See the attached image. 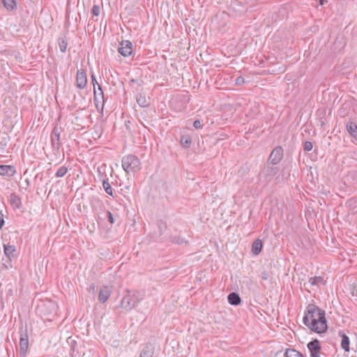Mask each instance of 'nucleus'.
I'll return each mask as SVG.
<instances>
[{"label":"nucleus","mask_w":357,"mask_h":357,"mask_svg":"<svg viewBox=\"0 0 357 357\" xmlns=\"http://www.w3.org/2000/svg\"><path fill=\"white\" fill-rule=\"evenodd\" d=\"M303 321L306 326L317 333H323L328 328L325 311L313 304L307 305Z\"/></svg>","instance_id":"f257e3e1"},{"label":"nucleus","mask_w":357,"mask_h":357,"mask_svg":"<svg viewBox=\"0 0 357 357\" xmlns=\"http://www.w3.org/2000/svg\"><path fill=\"white\" fill-rule=\"evenodd\" d=\"M122 167L128 174L135 172L140 169L141 162L139 159L135 155H128L123 158Z\"/></svg>","instance_id":"f03ea898"},{"label":"nucleus","mask_w":357,"mask_h":357,"mask_svg":"<svg viewBox=\"0 0 357 357\" xmlns=\"http://www.w3.org/2000/svg\"><path fill=\"white\" fill-rule=\"evenodd\" d=\"M127 293L128 294L121 300V305L126 310H130L139 303L142 298H137L135 300H133L128 290Z\"/></svg>","instance_id":"7ed1b4c3"},{"label":"nucleus","mask_w":357,"mask_h":357,"mask_svg":"<svg viewBox=\"0 0 357 357\" xmlns=\"http://www.w3.org/2000/svg\"><path fill=\"white\" fill-rule=\"evenodd\" d=\"M20 355L24 357L26 355L27 350L29 348V337L27 331H24L22 328L20 329Z\"/></svg>","instance_id":"20e7f679"},{"label":"nucleus","mask_w":357,"mask_h":357,"mask_svg":"<svg viewBox=\"0 0 357 357\" xmlns=\"http://www.w3.org/2000/svg\"><path fill=\"white\" fill-rule=\"evenodd\" d=\"M311 357H320L321 347L318 340L315 339L307 344Z\"/></svg>","instance_id":"39448f33"},{"label":"nucleus","mask_w":357,"mask_h":357,"mask_svg":"<svg viewBox=\"0 0 357 357\" xmlns=\"http://www.w3.org/2000/svg\"><path fill=\"white\" fill-rule=\"evenodd\" d=\"M118 51L122 56H128L132 53V44L129 40H123Z\"/></svg>","instance_id":"423d86ee"},{"label":"nucleus","mask_w":357,"mask_h":357,"mask_svg":"<svg viewBox=\"0 0 357 357\" xmlns=\"http://www.w3.org/2000/svg\"><path fill=\"white\" fill-rule=\"evenodd\" d=\"M283 156V151L280 146L275 147L269 156V160L273 165L280 162Z\"/></svg>","instance_id":"0eeeda50"},{"label":"nucleus","mask_w":357,"mask_h":357,"mask_svg":"<svg viewBox=\"0 0 357 357\" xmlns=\"http://www.w3.org/2000/svg\"><path fill=\"white\" fill-rule=\"evenodd\" d=\"M87 84V78L86 73L82 70H78L76 75V85L80 89H83L85 88Z\"/></svg>","instance_id":"6e6552de"},{"label":"nucleus","mask_w":357,"mask_h":357,"mask_svg":"<svg viewBox=\"0 0 357 357\" xmlns=\"http://www.w3.org/2000/svg\"><path fill=\"white\" fill-rule=\"evenodd\" d=\"M111 293L112 291L108 287L102 286L99 291L98 301L102 303H105L109 299Z\"/></svg>","instance_id":"1a4fd4ad"},{"label":"nucleus","mask_w":357,"mask_h":357,"mask_svg":"<svg viewBox=\"0 0 357 357\" xmlns=\"http://www.w3.org/2000/svg\"><path fill=\"white\" fill-rule=\"evenodd\" d=\"M94 103L98 109L102 111L104 107V93L103 91L97 93V90H94Z\"/></svg>","instance_id":"9d476101"},{"label":"nucleus","mask_w":357,"mask_h":357,"mask_svg":"<svg viewBox=\"0 0 357 357\" xmlns=\"http://www.w3.org/2000/svg\"><path fill=\"white\" fill-rule=\"evenodd\" d=\"M52 144L54 149H59L61 145L59 128L54 127L51 135Z\"/></svg>","instance_id":"9b49d317"},{"label":"nucleus","mask_w":357,"mask_h":357,"mask_svg":"<svg viewBox=\"0 0 357 357\" xmlns=\"http://www.w3.org/2000/svg\"><path fill=\"white\" fill-rule=\"evenodd\" d=\"M10 203L15 209H20L22 206L20 197L15 193H12L10 196Z\"/></svg>","instance_id":"f8f14e48"},{"label":"nucleus","mask_w":357,"mask_h":357,"mask_svg":"<svg viewBox=\"0 0 357 357\" xmlns=\"http://www.w3.org/2000/svg\"><path fill=\"white\" fill-rule=\"evenodd\" d=\"M339 335L342 337L341 347L346 351H349V338L342 331H339Z\"/></svg>","instance_id":"ddd939ff"},{"label":"nucleus","mask_w":357,"mask_h":357,"mask_svg":"<svg viewBox=\"0 0 357 357\" xmlns=\"http://www.w3.org/2000/svg\"><path fill=\"white\" fill-rule=\"evenodd\" d=\"M228 302L232 305H237L240 304L241 299L239 295L235 292H232L228 295Z\"/></svg>","instance_id":"4468645a"},{"label":"nucleus","mask_w":357,"mask_h":357,"mask_svg":"<svg viewBox=\"0 0 357 357\" xmlns=\"http://www.w3.org/2000/svg\"><path fill=\"white\" fill-rule=\"evenodd\" d=\"M15 172L14 168L10 165H0V175L12 176Z\"/></svg>","instance_id":"2eb2a0df"},{"label":"nucleus","mask_w":357,"mask_h":357,"mask_svg":"<svg viewBox=\"0 0 357 357\" xmlns=\"http://www.w3.org/2000/svg\"><path fill=\"white\" fill-rule=\"evenodd\" d=\"M136 100L140 107H147L150 104L149 100L146 99L144 93H139L136 97Z\"/></svg>","instance_id":"dca6fc26"},{"label":"nucleus","mask_w":357,"mask_h":357,"mask_svg":"<svg viewBox=\"0 0 357 357\" xmlns=\"http://www.w3.org/2000/svg\"><path fill=\"white\" fill-rule=\"evenodd\" d=\"M3 6L8 10H14L17 8V3L15 0H1Z\"/></svg>","instance_id":"f3484780"},{"label":"nucleus","mask_w":357,"mask_h":357,"mask_svg":"<svg viewBox=\"0 0 357 357\" xmlns=\"http://www.w3.org/2000/svg\"><path fill=\"white\" fill-rule=\"evenodd\" d=\"M262 242L259 239L255 240L252 245V252L254 255H257L260 253L262 249Z\"/></svg>","instance_id":"a211bd4d"},{"label":"nucleus","mask_w":357,"mask_h":357,"mask_svg":"<svg viewBox=\"0 0 357 357\" xmlns=\"http://www.w3.org/2000/svg\"><path fill=\"white\" fill-rule=\"evenodd\" d=\"M153 348L151 344H147L141 352L139 357H153Z\"/></svg>","instance_id":"6ab92c4d"},{"label":"nucleus","mask_w":357,"mask_h":357,"mask_svg":"<svg viewBox=\"0 0 357 357\" xmlns=\"http://www.w3.org/2000/svg\"><path fill=\"white\" fill-rule=\"evenodd\" d=\"M347 130L349 133L354 137H357V126L353 122H349L347 124Z\"/></svg>","instance_id":"aec40b11"},{"label":"nucleus","mask_w":357,"mask_h":357,"mask_svg":"<svg viewBox=\"0 0 357 357\" xmlns=\"http://www.w3.org/2000/svg\"><path fill=\"white\" fill-rule=\"evenodd\" d=\"M284 357H303L301 353L294 349H287L284 354Z\"/></svg>","instance_id":"412c9836"},{"label":"nucleus","mask_w":357,"mask_h":357,"mask_svg":"<svg viewBox=\"0 0 357 357\" xmlns=\"http://www.w3.org/2000/svg\"><path fill=\"white\" fill-rule=\"evenodd\" d=\"M15 250L16 249L15 246L4 245V253L8 258L13 257Z\"/></svg>","instance_id":"4be33fe9"},{"label":"nucleus","mask_w":357,"mask_h":357,"mask_svg":"<svg viewBox=\"0 0 357 357\" xmlns=\"http://www.w3.org/2000/svg\"><path fill=\"white\" fill-rule=\"evenodd\" d=\"M181 144L183 147L188 148L191 144V137L189 135H182L181 137Z\"/></svg>","instance_id":"5701e85b"},{"label":"nucleus","mask_w":357,"mask_h":357,"mask_svg":"<svg viewBox=\"0 0 357 357\" xmlns=\"http://www.w3.org/2000/svg\"><path fill=\"white\" fill-rule=\"evenodd\" d=\"M308 282L312 286L319 285V284H324V279L320 276L313 277L309 279Z\"/></svg>","instance_id":"b1692460"},{"label":"nucleus","mask_w":357,"mask_h":357,"mask_svg":"<svg viewBox=\"0 0 357 357\" xmlns=\"http://www.w3.org/2000/svg\"><path fill=\"white\" fill-rule=\"evenodd\" d=\"M102 187L105 190V191L109 195L112 196L113 195V191H112V186L110 185L108 180H103L102 181Z\"/></svg>","instance_id":"393cba45"},{"label":"nucleus","mask_w":357,"mask_h":357,"mask_svg":"<svg viewBox=\"0 0 357 357\" xmlns=\"http://www.w3.org/2000/svg\"><path fill=\"white\" fill-rule=\"evenodd\" d=\"M59 46L61 52H65L68 47L67 41L64 38H59Z\"/></svg>","instance_id":"a878e982"},{"label":"nucleus","mask_w":357,"mask_h":357,"mask_svg":"<svg viewBox=\"0 0 357 357\" xmlns=\"http://www.w3.org/2000/svg\"><path fill=\"white\" fill-rule=\"evenodd\" d=\"M68 172L67 167L62 166L61 167L57 172H56V177H63Z\"/></svg>","instance_id":"bb28decb"},{"label":"nucleus","mask_w":357,"mask_h":357,"mask_svg":"<svg viewBox=\"0 0 357 357\" xmlns=\"http://www.w3.org/2000/svg\"><path fill=\"white\" fill-rule=\"evenodd\" d=\"M172 241L176 244H183L186 243V241L183 238L180 236H174L172 239Z\"/></svg>","instance_id":"cd10ccee"},{"label":"nucleus","mask_w":357,"mask_h":357,"mask_svg":"<svg viewBox=\"0 0 357 357\" xmlns=\"http://www.w3.org/2000/svg\"><path fill=\"white\" fill-rule=\"evenodd\" d=\"M100 6H98V5H94L93 7H92V9H91V13L93 14V15H95V16H98L99 14H100Z\"/></svg>","instance_id":"c85d7f7f"},{"label":"nucleus","mask_w":357,"mask_h":357,"mask_svg":"<svg viewBox=\"0 0 357 357\" xmlns=\"http://www.w3.org/2000/svg\"><path fill=\"white\" fill-rule=\"evenodd\" d=\"M313 145L311 142H305L304 144V150L305 151H310L312 149Z\"/></svg>","instance_id":"c756f323"},{"label":"nucleus","mask_w":357,"mask_h":357,"mask_svg":"<svg viewBox=\"0 0 357 357\" xmlns=\"http://www.w3.org/2000/svg\"><path fill=\"white\" fill-rule=\"evenodd\" d=\"M158 229L160 231V233L162 234L166 229V225L165 222H163L162 221H160L158 222Z\"/></svg>","instance_id":"7c9ffc66"},{"label":"nucleus","mask_w":357,"mask_h":357,"mask_svg":"<svg viewBox=\"0 0 357 357\" xmlns=\"http://www.w3.org/2000/svg\"><path fill=\"white\" fill-rule=\"evenodd\" d=\"M193 126L196 129H199V128H201L202 127V122L199 120H196L193 123Z\"/></svg>","instance_id":"2f4dec72"},{"label":"nucleus","mask_w":357,"mask_h":357,"mask_svg":"<svg viewBox=\"0 0 357 357\" xmlns=\"http://www.w3.org/2000/svg\"><path fill=\"white\" fill-rule=\"evenodd\" d=\"M244 78L243 77H238L236 80H235V82H236V84L237 85H241L244 83Z\"/></svg>","instance_id":"473e14b6"},{"label":"nucleus","mask_w":357,"mask_h":357,"mask_svg":"<svg viewBox=\"0 0 357 357\" xmlns=\"http://www.w3.org/2000/svg\"><path fill=\"white\" fill-rule=\"evenodd\" d=\"M92 78V84L93 85V91L96 89V85L98 84L95 76L93 75H91Z\"/></svg>","instance_id":"72a5a7b5"},{"label":"nucleus","mask_w":357,"mask_h":357,"mask_svg":"<svg viewBox=\"0 0 357 357\" xmlns=\"http://www.w3.org/2000/svg\"><path fill=\"white\" fill-rule=\"evenodd\" d=\"M108 220L110 223L113 224L114 222V219L113 215L109 211L107 212Z\"/></svg>","instance_id":"f704fd0d"},{"label":"nucleus","mask_w":357,"mask_h":357,"mask_svg":"<svg viewBox=\"0 0 357 357\" xmlns=\"http://www.w3.org/2000/svg\"><path fill=\"white\" fill-rule=\"evenodd\" d=\"M261 278L264 280H267L268 279V274L266 271L261 273Z\"/></svg>","instance_id":"c9c22d12"},{"label":"nucleus","mask_w":357,"mask_h":357,"mask_svg":"<svg viewBox=\"0 0 357 357\" xmlns=\"http://www.w3.org/2000/svg\"><path fill=\"white\" fill-rule=\"evenodd\" d=\"M132 298L133 300H135L137 298H142V296L139 295V293L136 291V292H134L132 295H131Z\"/></svg>","instance_id":"e433bc0d"},{"label":"nucleus","mask_w":357,"mask_h":357,"mask_svg":"<svg viewBox=\"0 0 357 357\" xmlns=\"http://www.w3.org/2000/svg\"><path fill=\"white\" fill-rule=\"evenodd\" d=\"M4 225V220L3 218V215L0 213V227H2Z\"/></svg>","instance_id":"4c0bfd02"},{"label":"nucleus","mask_w":357,"mask_h":357,"mask_svg":"<svg viewBox=\"0 0 357 357\" xmlns=\"http://www.w3.org/2000/svg\"><path fill=\"white\" fill-rule=\"evenodd\" d=\"M270 170V172L271 173H273V174H275L276 173V168H273V167H268L267 168V171Z\"/></svg>","instance_id":"58836bf2"},{"label":"nucleus","mask_w":357,"mask_h":357,"mask_svg":"<svg viewBox=\"0 0 357 357\" xmlns=\"http://www.w3.org/2000/svg\"><path fill=\"white\" fill-rule=\"evenodd\" d=\"M97 89H98V90H99V92L102 91V88H101V86H100L99 84L96 85V90H97Z\"/></svg>","instance_id":"ea45409f"},{"label":"nucleus","mask_w":357,"mask_h":357,"mask_svg":"<svg viewBox=\"0 0 357 357\" xmlns=\"http://www.w3.org/2000/svg\"><path fill=\"white\" fill-rule=\"evenodd\" d=\"M326 0H319L320 5H324L325 2H326Z\"/></svg>","instance_id":"a19ab883"},{"label":"nucleus","mask_w":357,"mask_h":357,"mask_svg":"<svg viewBox=\"0 0 357 357\" xmlns=\"http://www.w3.org/2000/svg\"><path fill=\"white\" fill-rule=\"evenodd\" d=\"M91 290H93L94 291L95 289V286L94 285H92L91 287H90Z\"/></svg>","instance_id":"79ce46f5"}]
</instances>
